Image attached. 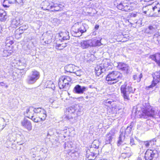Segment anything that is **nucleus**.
Masks as SVG:
<instances>
[{
  "mask_svg": "<svg viewBox=\"0 0 160 160\" xmlns=\"http://www.w3.org/2000/svg\"><path fill=\"white\" fill-rule=\"evenodd\" d=\"M118 9L122 11L128 12L131 9V7L127 4L121 2L117 5Z\"/></svg>",
  "mask_w": 160,
  "mask_h": 160,
  "instance_id": "nucleus-16",
  "label": "nucleus"
},
{
  "mask_svg": "<svg viewBox=\"0 0 160 160\" xmlns=\"http://www.w3.org/2000/svg\"><path fill=\"white\" fill-rule=\"evenodd\" d=\"M59 36L61 38V39H59L61 41L62 40L69 39L70 38L69 32L66 31L60 32L59 34Z\"/></svg>",
  "mask_w": 160,
  "mask_h": 160,
  "instance_id": "nucleus-20",
  "label": "nucleus"
},
{
  "mask_svg": "<svg viewBox=\"0 0 160 160\" xmlns=\"http://www.w3.org/2000/svg\"><path fill=\"white\" fill-rule=\"evenodd\" d=\"M91 42V47H95L97 46H100L102 43L99 40L94 39H90Z\"/></svg>",
  "mask_w": 160,
  "mask_h": 160,
  "instance_id": "nucleus-27",
  "label": "nucleus"
},
{
  "mask_svg": "<svg viewBox=\"0 0 160 160\" xmlns=\"http://www.w3.org/2000/svg\"><path fill=\"white\" fill-rule=\"evenodd\" d=\"M36 149L35 148H32L31 149L30 153L31 154H32V157L33 158H34L36 156L35 152Z\"/></svg>",
  "mask_w": 160,
  "mask_h": 160,
  "instance_id": "nucleus-44",
  "label": "nucleus"
},
{
  "mask_svg": "<svg viewBox=\"0 0 160 160\" xmlns=\"http://www.w3.org/2000/svg\"><path fill=\"white\" fill-rule=\"evenodd\" d=\"M12 51L11 50H4L3 51V57H7L10 55Z\"/></svg>",
  "mask_w": 160,
  "mask_h": 160,
  "instance_id": "nucleus-37",
  "label": "nucleus"
},
{
  "mask_svg": "<svg viewBox=\"0 0 160 160\" xmlns=\"http://www.w3.org/2000/svg\"><path fill=\"white\" fill-rule=\"evenodd\" d=\"M44 36L43 39L45 41V42L46 43L49 44L52 42V34L47 32L44 34Z\"/></svg>",
  "mask_w": 160,
  "mask_h": 160,
  "instance_id": "nucleus-21",
  "label": "nucleus"
},
{
  "mask_svg": "<svg viewBox=\"0 0 160 160\" xmlns=\"http://www.w3.org/2000/svg\"><path fill=\"white\" fill-rule=\"evenodd\" d=\"M142 77V73L140 74H135L133 76V78L134 80H136L138 82H139L141 81V79Z\"/></svg>",
  "mask_w": 160,
  "mask_h": 160,
  "instance_id": "nucleus-35",
  "label": "nucleus"
},
{
  "mask_svg": "<svg viewBox=\"0 0 160 160\" xmlns=\"http://www.w3.org/2000/svg\"><path fill=\"white\" fill-rule=\"evenodd\" d=\"M130 126H131L130 127H128L126 129L125 131V133H126V134L127 132H128V133H129L130 132L132 128V127Z\"/></svg>",
  "mask_w": 160,
  "mask_h": 160,
  "instance_id": "nucleus-45",
  "label": "nucleus"
},
{
  "mask_svg": "<svg viewBox=\"0 0 160 160\" xmlns=\"http://www.w3.org/2000/svg\"><path fill=\"white\" fill-rule=\"evenodd\" d=\"M28 25H23L19 28V31H24L27 30L28 28Z\"/></svg>",
  "mask_w": 160,
  "mask_h": 160,
  "instance_id": "nucleus-43",
  "label": "nucleus"
},
{
  "mask_svg": "<svg viewBox=\"0 0 160 160\" xmlns=\"http://www.w3.org/2000/svg\"><path fill=\"white\" fill-rule=\"evenodd\" d=\"M62 44H57L56 48L57 49L61 50L63 49V47L62 48H60V47L62 46Z\"/></svg>",
  "mask_w": 160,
  "mask_h": 160,
  "instance_id": "nucleus-46",
  "label": "nucleus"
},
{
  "mask_svg": "<svg viewBox=\"0 0 160 160\" xmlns=\"http://www.w3.org/2000/svg\"><path fill=\"white\" fill-rule=\"evenodd\" d=\"M158 116H159L160 120V110L158 112Z\"/></svg>",
  "mask_w": 160,
  "mask_h": 160,
  "instance_id": "nucleus-55",
  "label": "nucleus"
},
{
  "mask_svg": "<svg viewBox=\"0 0 160 160\" xmlns=\"http://www.w3.org/2000/svg\"><path fill=\"white\" fill-rule=\"evenodd\" d=\"M4 86L5 87V88H8V86L7 85H6L5 84V86Z\"/></svg>",
  "mask_w": 160,
  "mask_h": 160,
  "instance_id": "nucleus-57",
  "label": "nucleus"
},
{
  "mask_svg": "<svg viewBox=\"0 0 160 160\" xmlns=\"http://www.w3.org/2000/svg\"><path fill=\"white\" fill-rule=\"evenodd\" d=\"M130 144L132 146V145L135 144L134 143V140L133 138H131L130 140Z\"/></svg>",
  "mask_w": 160,
  "mask_h": 160,
  "instance_id": "nucleus-49",
  "label": "nucleus"
},
{
  "mask_svg": "<svg viewBox=\"0 0 160 160\" xmlns=\"http://www.w3.org/2000/svg\"><path fill=\"white\" fill-rule=\"evenodd\" d=\"M155 111L152 108H145L142 111V118H147L148 117H155L156 116Z\"/></svg>",
  "mask_w": 160,
  "mask_h": 160,
  "instance_id": "nucleus-8",
  "label": "nucleus"
},
{
  "mask_svg": "<svg viewBox=\"0 0 160 160\" xmlns=\"http://www.w3.org/2000/svg\"><path fill=\"white\" fill-rule=\"evenodd\" d=\"M112 132H110L108 134H107L106 138V143H110L112 141V139L114 138L115 135L114 134L112 133Z\"/></svg>",
  "mask_w": 160,
  "mask_h": 160,
  "instance_id": "nucleus-25",
  "label": "nucleus"
},
{
  "mask_svg": "<svg viewBox=\"0 0 160 160\" xmlns=\"http://www.w3.org/2000/svg\"><path fill=\"white\" fill-rule=\"evenodd\" d=\"M40 74L39 72L33 70L28 76L26 80L27 82L29 84H33L39 78Z\"/></svg>",
  "mask_w": 160,
  "mask_h": 160,
  "instance_id": "nucleus-6",
  "label": "nucleus"
},
{
  "mask_svg": "<svg viewBox=\"0 0 160 160\" xmlns=\"http://www.w3.org/2000/svg\"><path fill=\"white\" fill-rule=\"evenodd\" d=\"M76 69L74 71L73 73H74L77 76H80L82 74H83V72L81 71V70H78L76 71Z\"/></svg>",
  "mask_w": 160,
  "mask_h": 160,
  "instance_id": "nucleus-42",
  "label": "nucleus"
},
{
  "mask_svg": "<svg viewBox=\"0 0 160 160\" xmlns=\"http://www.w3.org/2000/svg\"><path fill=\"white\" fill-rule=\"evenodd\" d=\"M99 143L100 142L99 140H94L90 148H93L96 151L97 149L98 148L99 145Z\"/></svg>",
  "mask_w": 160,
  "mask_h": 160,
  "instance_id": "nucleus-32",
  "label": "nucleus"
},
{
  "mask_svg": "<svg viewBox=\"0 0 160 160\" xmlns=\"http://www.w3.org/2000/svg\"><path fill=\"white\" fill-rule=\"evenodd\" d=\"M30 119H31L33 122H38L40 121H41V120L39 117L36 118L34 116Z\"/></svg>",
  "mask_w": 160,
  "mask_h": 160,
  "instance_id": "nucleus-41",
  "label": "nucleus"
},
{
  "mask_svg": "<svg viewBox=\"0 0 160 160\" xmlns=\"http://www.w3.org/2000/svg\"><path fill=\"white\" fill-rule=\"evenodd\" d=\"M99 26L98 25H96L95 27V28L96 29H98L99 28Z\"/></svg>",
  "mask_w": 160,
  "mask_h": 160,
  "instance_id": "nucleus-52",
  "label": "nucleus"
},
{
  "mask_svg": "<svg viewBox=\"0 0 160 160\" xmlns=\"http://www.w3.org/2000/svg\"><path fill=\"white\" fill-rule=\"evenodd\" d=\"M118 67L122 71H126L127 73L128 72L129 67L127 64L122 62H119L118 64Z\"/></svg>",
  "mask_w": 160,
  "mask_h": 160,
  "instance_id": "nucleus-24",
  "label": "nucleus"
},
{
  "mask_svg": "<svg viewBox=\"0 0 160 160\" xmlns=\"http://www.w3.org/2000/svg\"><path fill=\"white\" fill-rule=\"evenodd\" d=\"M112 102L111 101H109L108 100H106L105 102V104L107 106H109L111 104Z\"/></svg>",
  "mask_w": 160,
  "mask_h": 160,
  "instance_id": "nucleus-47",
  "label": "nucleus"
},
{
  "mask_svg": "<svg viewBox=\"0 0 160 160\" xmlns=\"http://www.w3.org/2000/svg\"><path fill=\"white\" fill-rule=\"evenodd\" d=\"M22 21V18L21 17L12 18L11 21V26L12 28H16L20 25Z\"/></svg>",
  "mask_w": 160,
  "mask_h": 160,
  "instance_id": "nucleus-10",
  "label": "nucleus"
},
{
  "mask_svg": "<svg viewBox=\"0 0 160 160\" xmlns=\"http://www.w3.org/2000/svg\"><path fill=\"white\" fill-rule=\"evenodd\" d=\"M136 160H142V159L141 158L138 157Z\"/></svg>",
  "mask_w": 160,
  "mask_h": 160,
  "instance_id": "nucleus-56",
  "label": "nucleus"
},
{
  "mask_svg": "<svg viewBox=\"0 0 160 160\" xmlns=\"http://www.w3.org/2000/svg\"><path fill=\"white\" fill-rule=\"evenodd\" d=\"M148 12V11H144V12L145 13V14H147V13Z\"/></svg>",
  "mask_w": 160,
  "mask_h": 160,
  "instance_id": "nucleus-60",
  "label": "nucleus"
},
{
  "mask_svg": "<svg viewBox=\"0 0 160 160\" xmlns=\"http://www.w3.org/2000/svg\"><path fill=\"white\" fill-rule=\"evenodd\" d=\"M144 144L145 146L147 147H148L150 145V143L149 142H144Z\"/></svg>",
  "mask_w": 160,
  "mask_h": 160,
  "instance_id": "nucleus-50",
  "label": "nucleus"
},
{
  "mask_svg": "<svg viewBox=\"0 0 160 160\" xmlns=\"http://www.w3.org/2000/svg\"><path fill=\"white\" fill-rule=\"evenodd\" d=\"M158 153L156 149H148L145 153V160H152L158 157Z\"/></svg>",
  "mask_w": 160,
  "mask_h": 160,
  "instance_id": "nucleus-7",
  "label": "nucleus"
},
{
  "mask_svg": "<svg viewBox=\"0 0 160 160\" xmlns=\"http://www.w3.org/2000/svg\"><path fill=\"white\" fill-rule=\"evenodd\" d=\"M77 67L72 64H69L65 67V70L68 72L73 73Z\"/></svg>",
  "mask_w": 160,
  "mask_h": 160,
  "instance_id": "nucleus-26",
  "label": "nucleus"
},
{
  "mask_svg": "<svg viewBox=\"0 0 160 160\" xmlns=\"http://www.w3.org/2000/svg\"><path fill=\"white\" fill-rule=\"evenodd\" d=\"M65 47V46H61V47H60V48H62L63 47V48Z\"/></svg>",
  "mask_w": 160,
  "mask_h": 160,
  "instance_id": "nucleus-59",
  "label": "nucleus"
},
{
  "mask_svg": "<svg viewBox=\"0 0 160 160\" xmlns=\"http://www.w3.org/2000/svg\"><path fill=\"white\" fill-rule=\"evenodd\" d=\"M12 3V2L9 0H4L3 2V6L5 8H7L9 6L10 4Z\"/></svg>",
  "mask_w": 160,
  "mask_h": 160,
  "instance_id": "nucleus-36",
  "label": "nucleus"
},
{
  "mask_svg": "<svg viewBox=\"0 0 160 160\" xmlns=\"http://www.w3.org/2000/svg\"><path fill=\"white\" fill-rule=\"evenodd\" d=\"M14 1H16L17 3L21 4L24 3L25 2V0H15Z\"/></svg>",
  "mask_w": 160,
  "mask_h": 160,
  "instance_id": "nucleus-48",
  "label": "nucleus"
},
{
  "mask_svg": "<svg viewBox=\"0 0 160 160\" xmlns=\"http://www.w3.org/2000/svg\"><path fill=\"white\" fill-rule=\"evenodd\" d=\"M152 24L154 27L155 26L157 29L160 28V21H153L152 22Z\"/></svg>",
  "mask_w": 160,
  "mask_h": 160,
  "instance_id": "nucleus-38",
  "label": "nucleus"
},
{
  "mask_svg": "<svg viewBox=\"0 0 160 160\" xmlns=\"http://www.w3.org/2000/svg\"><path fill=\"white\" fill-rule=\"evenodd\" d=\"M122 75L121 73L117 71L109 72L107 75L106 80L109 84H114L121 79Z\"/></svg>",
  "mask_w": 160,
  "mask_h": 160,
  "instance_id": "nucleus-4",
  "label": "nucleus"
},
{
  "mask_svg": "<svg viewBox=\"0 0 160 160\" xmlns=\"http://www.w3.org/2000/svg\"><path fill=\"white\" fill-rule=\"evenodd\" d=\"M47 83H50V84H52L53 85H54L52 83V82H51V81H48Z\"/></svg>",
  "mask_w": 160,
  "mask_h": 160,
  "instance_id": "nucleus-53",
  "label": "nucleus"
},
{
  "mask_svg": "<svg viewBox=\"0 0 160 160\" xmlns=\"http://www.w3.org/2000/svg\"><path fill=\"white\" fill-rule=\"evenodd\" d=\"M152 76L153 80L151 85L148 87L149 88L155 86L158 83L160 82V71L155 72Z\"/></svg>",
  "mask_w": 160,
  "mask_h": 160,
  "instance_id": "nucleus-9",
  "label": "nucleus"
},
{
  "mask_svg": "<svg viewBox=\"0 0 160 160\" xmlns=\"http://www.w3.org/2000/svg\"><path fill=\"white\" fill-rule=\"evenodd\" d=\"M43 110L44 109L40 108H34V113H37L38 115L39 113H40L41 112H43Z\"/></svg>",
  "mask_w": 160,
  "mask_h": 160,
  "instance_id": "nucleus-39",
  "label": "nucleus"
},
{
  "mask_svg": "<svg viewBox=\"0 0 160 160\" xmlns=\"http://www.w3.org/2000/svg\"><path fill=\"white\" fill-rule=\"evenodd\" d=\"M7 17L5 11L2 9H0V21L2 22L5 21Z\"/></svg>",
  "mask_w": 160,
  "mask_h": 160,
  "instance_id": "nucleus-28",
  "label": "nucleus"
},
{
  "mask_svg": "<svg viewBox=\"0 0 160 160\" xmlns=\"http://www.w3.org/2000/svg\"><path fill=\"white\" fill-rule=\"evenodd\" d=\"M152 60L155 61L160 66V53H156L153 55L150 56L149 57Z\"/></svg>",
  "mask_w": 160,
  "mask_h": 160,
  "instance_id": "nucleus-18",
  "label": "nucleus"
},
{
  "mask_svg": "<svg viewBox=\"0 0 160 160\" xmlns=\"http://www.w3.org/2000/svg\"><path fill=\"white\" fill-rule=\"evenodd\" d=\"M87 26V25L85 24H82L80 27H79V29H78L77 30H76V32H79L81 35L82 33L86 31Z\"/></svg>",
  "mask_w": 160,
  "mask_h": 160,
  "instance_id": "nucleus-30",
  "label": "nucleus"
},
{
  "mask_svg": "<svg viewBox=\"0 0 160 160\" xmlns=\"http://www.w3.org/2000/svg\"><path fill=\"white\" fill-rule=\"evenodd\" d=\"M130 24H131V25H132V24H133V23H132V22H130Z\"/></svg>",
  "mask_w": 160,
  "mask_h": 160,
  "instance_id": "nucleus-62",
  "label": "nucleus"
},
{
  "mask_svg": "<svg viewBox=\"0 0 160 160\" xmlns=\"http://www.w3.org/2000/svg\"><path fill=\"white\" fill-rule=\"evenodd\" d=\"M78 29H79V25L78 23H76L73 25L72 27V29L73 32H74L73 34L76 37H79L81 36L79 32H76V30H77Z\"/></svg>",
  "mask_w": 160,
  "mask_h": 160,
  "instance_id": "nucleus-23",
  "label": "nucleus"
},
{
  "mask_svg": "<svg viewBox=\"0 0 160 160\" xmlns=\"http://www.w3.org/2000/svg\"><path fill=\"white\" fill-rule=\"evenodd\" d=\"M120 89L122 96L123 98L124 101L127 102L130 99L129 94L133 93L136 89L133 88L131 84H128L125 82L121 86Z\"/></svg>",
  "mask_w": 160,
  "mask_h": 160,
  "instance_id": "nucleus-3",
  "label": "nucleus"
},
{
  "mask_svg": "<svg viewBox=\"0 0 160 160\" xmlns=\"http://www.w3.org/2000/svg\"><path fill=\"white\" fill-rule=\"evenodd\" d=\"M57 101H56V100H55L54 101H53L52 102V105H54L56 102Z\"/></svg>",
  "mask_w": 160,
  "mask_h": 160,
  "instance_id": "nucleus-54",
  "label": "nucleus"
},
{
  "mask_svg": "<svg viewBox=\"0 0 160 160\" xmlns=\"http://www.w3.org/2000/svg\"><path fill=\"white\" fill-rule=\"evenodd\" d=\"M82 108L78 105L74 107H71L68 108L65 112L66 117L72 123L76 122L77 116L81 114Z\"/></svg>",
  "mask_w": 160,
  "mask_h": 160,
  "instance_id": "nucleus-1",
  "label": "nucleus"
},
{
  "mask_svg": "<svg viewBox=\"0 0 160 160\" xmlns=\"http://www.w3.org/2000/svg\"><path fill=\"white\" fill-rule=\"evenodd\" d=\"M157 29L155 26L154 27L153 25L151 24L148 27V29H146L145 32L146 33H152L156 31Z\"/></svg>",
  "mask_w": 160,
  "mask_h": 160,
  "instance_id": "nucleus-29",
  "label": "nucleus"
},
{
  "mask_svg": "<svg viewBox=\"0 0 160 160\" xmlns=\"http://www.w3.org/2000/svg\"><path fill=\"white\" fill-rule=\"evenodd\" d=\"M124 139V136L123 135V134H121L119 136L118 140L117 142V145L118 146L121 145L123 142V141Z\"/></svg>",
  "mask_w": 160,
  "mask_h": 160,
  "instance_id": "nucleus-34",
  "label": "nucleus"
},
{
  "mask_svg": "<svg viewBox=\"0 0 160 160\" xmlns=\"http://www.w3.org/2000/svg\"><path fill=\"white\" fill-rule=\"evenodd\" d=\"M4 128V127H3L2 128V129H3V128Z\"/></svg>",
  "mask_w": 160,
  "mask_h": 160,
  "instance_id": "nucleus-64",
  "label": "nucleus"
},
{
  "mask_svg": "<svg viewBox=\"0 0 160 160\" xmlns=\"http://www.w3.org/2000/svg\"><path fill=\"white\" fill-rule=\"evenodd\" d=\"M49 133H48V135H47V137H48V136H49Z\"/></svg>",
  "mask_w": 160,
  "mask_h": 160,
  "instance_id": "nucleus-63",
  "label": "nucleus"
},
{
  "mask_svg": "<svg viewBox=\"0 0 160 160\" xmlns=\"http://www.w3.org/2000/svg\"><path fill=\"white\" fill-rule=\"evenodd\" d=\"M0 86H5V83L3 82H1L0 83Z\"/></svg>",
  "mask_w": 160,
  "mask_h": 160,
  "instance_id": "nucleus-51",
  "label": "nucleus"
},
{
  "mask_svg": "<svg viewBox=\"0 0 160 160\" xmlns=\"http://www.w3.org/2000/svg\"><path fill=\"white\" fill-rule=\"evenodd\" d=\"M44 10H50L52 12L61 11L64 7L63 4L61 2L58 3L53 0H48L43 2L42 3Z\"/></svg>",
  "mask_w": 160,
  "mask_h": 160,
  "instance_id": "nucleus-2",
  "label": "nucleus"
},
{
  "mask_svg": "<svg viewBox=\"0 0 160 160\" xmlns=\"http://www.w3.org/2000/svg\"><path fill=\"white\" fill-rule=\"evenodd\" d=\"M21 125L28 131H30L32 129V126L31 122L26 118H24L21 121Z\"/></svg>",
  "mask_w": 160,
  "mask_h": 160,
  "instance_id": "nucleus-15",
  "label": "nucleus"
},
{
  "mask_svg": "<svg viewBox=\"0 0 160 160\" xmlns=\"http://www.w3.org/2000/svg\"><path fill=\"white\" fill-rule=\"evenodd\" d=\"M38 116L41 120V121H43L45 120L47 117L46 112L44 109L43 112H41L40 113H39L38 115Z\"/></svg>",
  "mask_w": 160,
  "mask_h": 160,
  "instance_id": "nucleus-33",
  "label": "nucleus"
},
{
  "mask_svg": "<svg viewBox=\"0 0 160 160\" xmlns=\"http://www.w3.org/2000/svg\"><path fill=\"white\" fill-rule=\"evenodd\" d=\"M91 43L90 39L82 41L80 43L81 47L83 49L91 47Z\"/></svg>",
  "mask_w": 160,
  "mask_h": 160,
  "instance_id": "nucleus-22",
  "label": "nucleus"
},
{
  "mask_svg": "<svg viewBox=\"0 0 160 160\" xmlns=\"http://www.w3.org/2000/svg\"><path fill=\"white\" fill-rule=\"evenodd\" d=\"M121 148L127 150V151L126 152L122 153L121 156L123 158H125L127 157L129 158L132 154V153L131 152L130 148L129 147L127 146L125 147L124 145L122 144V145Z\"/></svg>",
  "mask_w": 160,
  "mask_h": 160,
  "instance_id": "nucleus-14",
  "label": "nucleus"
},
{
  "mask_svg": "<svg viewBox=\"0 0 160 160\" xmlns=\"http://www.w3.org/2000/svg\"><path fill=\"white\" fill-rule=\"evenodd\" d=\"M14 43L13 40V38L11 36L7 37L6 39L5 42L6 46L8 47H9L11 45Z\"/></svg>",
  "mask_w": 160,
  "mask_h": 160,
  "instance_id": "nucleus-31",
  "label": "nucleus"
},
{
  "mask_svg": "<svg viewBox=\"0 0 160 160\" xmlns=\"http://www.w3.org/2000/svg\"><path fill=\"white\" fill-rule=\"evenodd\" d=\"M72 78L69 76H61L59 80L58 83L60 89L64 88L67 89L70 86V83Z\"/></svg>",
  "mask_w": 160,
  "mask_h": 160,
  "instance_id": "nucleus-5",
  "label": "nucleus"
},
{
  "mask_svg": "<svg viewBox=\"0 0 160 160\" xmlns=\"http://www.w3.org/2000/svg\"><path fill=\"white\" fill-rule=\"evenodd\" d=\"M95 150L93 148L89 147L86 152V157L88 160H93L95 158Z\"/></svg>",
  "mask_w": 160,
  "mask_h": 160,
  "instance_id": "nucleus-11",
  "label": "nucleus"
},
{
  "mask_svg": "<svg viewBox=\"0 0 160 160\" xmlns=\"http://www.w3.org/2000/svg\"><path fill=\"white\" fill-rule=\"evenodd\" d=\"M87 89V88L79 85H76L74 88V92L78 94H82Z\"/></svg>",
  "mask_w": 160,
  "mask_h": 160,
  "instance_id": "nucleus-12",
  "label": "nucleus"
},
{
  "mask_svg": "<svg viewBox=\"0 0 160 160\" xmlns=\"http://www.w3.org/2000/svg\"><path fill=\"white\" fill-rule=\"evenodd\" d=\"M64 144H65V148H66V143H64Z\"/></svg>",
  "mask_w": 160,
  "mask_h": 160,
  "instance_id": "nucleus-61",
  "label": "nucleus"
},
{
  "mask_svg": "<svg viewBox=\"0 0 160 160\" xmlns=\"http://www.w3.org/2000/svg\"><path fill=\"white\" fill-rule=\"evenodd\" d=\"M134 22L135 23H137V21H136V20H135Z\"/></svg>",
  "mask_w": 160,
  "mask_h": 160,
  "instance_id": "nucleus-58",
  "label": "nucleus"
},
{
  "mask_svg": "<svg viewBox=\"0 0 160 160\" xmlns=\"http://www.w3.org/2000/svg\"><path fill=\"white\" fill-rule=\"evenodd\" d=\"M34 108L33 107L27 108L25 112H24L25 115L27 117L30 118L34 116Z\"/></svg>",
  "mask_w": 160,
  "mask_h": 160,
  "instance_id": "nucleus-17",
  "label": "nucleus"
},
{
  "mask_svg": "<svg viewBox=\"0 0 160 160\" xmlns=\"http://www.w3.org/2000/svg\"><path fill=\"white\" fill-rule=\"evenodd\" d=\"M138 13L137 12H133L129 13L128 17L130 18L136 17L138 16Z\"/></svg>",
  "mask_w": 160,
  "mask_h": 160,
  "instance_id": "nucleus-40",
  "label": "nucleus"
},
{
  "mask_svg": "<svg viewBox=\"0 0 160 160\" xmlns=\"http://www.w3.org/2000/svg\"><path fill=\"white\" fill-rule=\"evenodd\" d=\"M95 71L96 75L99 76L105 71V69L102 64H100L96 67Z\"/></svg>",
  "mask_w": 160,
  "mask_h": 160,
  "instance_id": "nucleus-19",
  "label": "nucleus"
},
{
  "mask_svg": "<svg viewBox=\"0 0 160 160\" xmlns=\"http://www.w3.org/2000/svg\"><path fill=\"white\" fill-rule=\"evenodd\" d=\"M152 13L149 15L151 16H158L160 14V4L158 3L156 5L153 7L152 8Z\"/></svg>",
  "mask_w": 160,
  "mask_h": 160,
  "instance_id": "nucleus-13",
  "label": "nucleus"
}]
</instances>
